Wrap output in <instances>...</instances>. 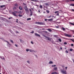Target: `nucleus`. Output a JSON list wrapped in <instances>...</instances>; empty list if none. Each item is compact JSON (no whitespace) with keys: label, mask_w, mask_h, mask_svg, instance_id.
<instances>
[{"label":"nucleus","mask_w":74,"mask_h":74,"mask_svg":"<svg viewBox=\"0 0 74 74\" xmlns=\"http://www.w3.org/2000/svg\"><path fill=\"white\" fill-rule=\"evenodd\" d=\"M43 36H44V37H45L46 40H49L50 41H51V38H49L48 37L46 36L45 35H44Z\"/></svg>","instance_id":"nucleus-1"},{"label":"nucleus","mask_w":74,"mask_h":74,"mask_svg":"<svg viewBox=\"0 0 74 74\" xmlns=\"http://www.w3.org/2000/svg\"><path fill=\"white\" fill-rule=\"evenodd\" d=\"M64 35L66 37H71V35L70 34H64Z\"/></svg>","instance_id":"nucleus-2"},{"label":"nucleus","mask_w":74,"mask_h":74,"mask_svg":"<svg viewBox=\"0 0 74 74\" xmlns=\"http://www.w3.org/2000/svg\"><path fill=\"white\" fill-rule=\"evenodd\" d=\"M61 72L62 73H63V74H67L66 71H63L61 70Z\"/></svg>","instance_id":"nucleus-3"},{"label":"nucleus","mask_w":74,"mask_h":74,"mask_svg":"<svg viewBox=\"0 0 74 74\" xmlns=\"http://www.w3.org/2000/svg\"><path fill=\"white\" fill-rule=\"evenodd\" d=\"M24 9L26 12H29V11L28 10V8H27V7L25 8Z\"/></svg>","instance_id":"nucleus-4"},{"label":"nucleus","mask_w":74,"mask_h":74,"mask_svg":"<svg viewBox=\"0 0 74 74\" xmlns=\"http://www.w3.org/2000/svg\"><path fill=\"white\" fill-rule=\"evenodd\" d=\"M12 15H14V16H16V17H18V16L17 15H16V13H15L14 12H12Z\"/></svg>","instance_id":"nucleus-5"},{"label":"nucleus","mask_w":74,"mask_h":74,"mask_svg":"<svg viewBox=\"0 0 74 74\" xmlns=\"http://www.w3.org/2000/svg\"><path fill=\"white\" fill-rule=\"evenodd\" d=\"M70 1L73 2L74 1V0H66V2H67V3H69Z\"/></svg>","instance_id":"nucleus-6"},{"label":"nucleus","mask_w":74,"mask_h":74,"mask_svg":"<svg viewBox=\"0 0 74 74\" xmlns=\"http://www.w3.org/2000/svg\"><path fill=\"white\" fill-rule=\"evenodd\" d=\"M35 36L37 37H40V35L39 34H37V33H35Z\"/></svg>","instance_id":"nucleus-7"},{"label":"nucleus","mask_w":74,"mask_h":74,"mask_svg":"<svg viewBox=\"0 0 74 74\" xmlns=\"http://www.w3.org/2000/svg\"><path fill=\"white\" fill-rule=\"evenodd\" d=\"M19 10H20L21 11L22 10H23L22 8V7L21 6H19Z\"/></svg>","instance_id":"nucleus-8"},{"label":"nucleus","mask_w":74,"mask_h":74,"mask_svg":"<svg viewBox=\"0 0 74 74\" xmlns=\"http://www.w3.org/2000/svg\"><path fill=\"white\" fill-rule=\"evenodd\" d=\"M29 51L30 52H34V50L30 49H29Z\"/></svg>","instance_id":"nucleus-9"},{"label":"nucleus","mask_w":74,"mask_h":74,"mask_svg":"<svg viewBox=\"0 0 74 74\" xmlns=\"http://www.w3.org/2000/svg\"><path fill=\"white\" fill-rule=\"evenodd\" d=\"M47 30H48V31H49V32H52V30H51V29H47Z\"/></svg>","instance_id":"nucleus-10"},{"label":"nucleus","mask_w":74,"mask_h":74,"mask_svg":"<svg viewBox=\"0 0 74 74\" xmlns=\"http://www.w3.org/2000/svg\"><path fill=\"white\" fill-rule=\"evenodd\" d=\"M20 41L21 42H22V43H23V42H24V41H23V40H22V39H20Z\"/></svg>","instance_id":"nucleus-11"},{"label":"nucleus","mask_w":74,"mask_h":74,"mask_svg":"<svg viewBox=\"0 0 74 74\" xmlns=\"http://www.w3.org/2000/svg\"><path fill=\"white\" fill-rule=\"evenodd\" d=\"M48 21H53V18H51L48 19Z\"/></svg>","instance_id":"nucleus-12"},{"label":"nucleus","mask_w":74,"mask_h":74,"mask_svg":"<svg viewBox=\"0 0 74 74\" xmlns=\"http://www.w3.org/2000/svg\"><path fill=\"white\" fill-rule=\"evenodd\" d=\"M29 15L30 16H32V15H33V12L32 11L30 12V14Z\"/></svg>","instance_id":"nucleus-13"},{"label":"nucleus","mask_w":74,"mask_h":74,"mask_svg":"<svg viewBox=\"0 0 74 74\" xmlns=\"http://www.w3.org/2000/svg\"><path fill=\"white\" fill-rule=\"evenodd\" d=\"M14 6H15V7H17L18 5V4L17 3H15L14 4Z\"/></svg>","instance_id":"nucleus-14"},{"label":"nucleus","mask_w":74,"mask_h":74,"mask_svg":"<svg viewBox=\"0 0 74 74\" xmlns=\"http://www.w3.org/2000/svg\"><path fill=\"white\" fill-rule=\"evenodd\" d=\"M5 7V5H2L0 6V7L1 8H3V7Z\"/></svg>","instance_id":"nucleus-15"},{"label":"nucleus","mask_w":74,"mask_h":74,"mask_svg":"<svg viewBox=\"0 0 74 74\" xmlns=\"http://www.w3.org/2000/svg\"><path fill=\"white\" fill-rule=\"evenodd\" d=\"M40 25H44V23L42 22H40Z\"/></svg>","instance_id":"nucleus-16"},{"label":"nucleus","mask_w":74,"mask_h":74,"mask_svg":"<svg viewBox=\"0 0 74 74\" xmlns=\"http://www.w3.org/2000/svg\"><path fill=\"white\" fill-rule=\"evenodd\" d=\"M53 69L54 70H57L58 68H57V67H56L54 68Z\"/></svg>","instance_id":"nucleus-17"},{"label":"nucleus","mask_w":74,"mask_h":74,"mask_svg":"<svg viewBox=\"0 0 74 74\" xmlns=\"http://www.w3.org/2000/svg\"><path fill=\"white\" fill-rule=\"evenodd\" d=\"M13 10H16V8L15 7H14L13 8Z\"/></svg>","instance_id":"nucleus-18"},{"label":"nucleus","mask_w":74,"mask_h":74,"mask_svg":"<svg viewBox=\"0 0 74 74\" xmlns=\"http://www.w3.org/2000/svg\"><path fill=\"white\" fill-rule=\"evenodd\" d=\"M70 6H73L74 7V4H71L70 5Z\"/></svg>","instance_id":"nucleus-19"},{"label":"nucleus","mask_w":74,"mask_h":74,"mask_svg":"<svg viewBox=\"0 0 74 74\" xmlns=\"http://www.w3.org/2000/svg\"><path fill=\"white\" fill-rule=\"evenodd\" d=\"M18 16L19 17H22V15L20 14H18Z\"/></svg>","instance_id":"nucleus-20"},{"label":"nucleus","mask_w":74,"mask_h":74,"mask_svg":"<svg viewBox=\"0 0 74 74\" xmlns=\"http://www.w3.org/2000/svg\"><path fill=\"white\" fill-rule=\"evenodd\" d=\"M45 5L47 6H48V5H49V4L48 3H46L45 4Z\"/></svg>","instance_id":"nucleus-21"},{"label":"nucleus","mask_w":74,"mask_h":74,"mask_svg":"<svg viewBox=\"0 0 74 74\" xmlns=\"http://www.w3.org/2000/svg\"><path fill=\"white\" fill-rule=\"evenodd\" d=\"M18 14H22V12L21 11H19L18 12Z\"/></svg>","instance_id":"nucleus-22"},{"label":"nucleus","mask_w":74,"mask_h":74,"mask_svg":"<svg viewBox=\"0 0 74 74\" xmlns=\"http://www.w3.org/2000/svg\"><path fill=\"white\" fill-rule=\"evenodd\" d=\"M62 29L64 31V30H65V28H64V27H62Z\"/></svg>","instance_id":"nucleus-23"},{"label":"nucleus","mask_w":74,"mask_h":74,"mask_svg":"<svg viewBox=\"0 0 74 74\" xmlns=\"http://www.w3.org/2000/svg\"><path fill=\"white\" fill-rule=\"evenodd\" d=\"M58 41L60 42H62V40H61V39H59Z\"/></svg>","instance_id":"nucleus-24"},{"label":"nucleus","mask_w":74,"mask_h":74,"mask_svg":"<svg viewBox=\"0 0 74 74\" xmlns=\"http://www.w3.org/2000/svg\"><path fill=\"white\" fill-rule=\"evenodd\" d=\"M53 63V62L52 61H50L49 62V64H52Z\"/></svg>","instance_id":"nucleus-25"},{"label":"nucleus","mask_w":74,"mask_h":74,"mask_svg":"<svg viewBox=\"0 0 74 74\" xmlns=\"http://www.w3.org/2000/svg\"><path fill=\"white\" fill-rule=\"evenodd\" d=\"M27 21H29V20H31V18H27Z\"/></svg>","instance_id":"nucleus-26"},{"label":"nucleus","mask_w":74,"mask_h":74,"mask_svg":"<svg viewBox=\"0 0 74 74\" xmlns=\"http://www.w3.org/2000/svg\"><path fill=\"white\" fill-rule=\"evenodd\" d=\"M69 51H71V52L73 51V49H69Z\"/></svg>","instance_id":"nucleus-27"},{"label":"nucleus","mask_w":74,"mask_h":74,"mask_svg":"<svg viewBox=\"0 0 74 74\" xmlns=\"http://www.w3.org/2000/svg\"><path fill=\"white\" fill-rule=\"evenodd\" d=\"M40 8H42V6L41 5H40Z\"/></svg>","instance_id":"nucleus-28"},{"label":"nucleus","mask_w":74,"mask_h":74,"mask_svg":"<svg viewBox=\"0 0 74 74\" xmlns=\"http://www.w3.org/2000/svg\"><path fill=\"white\" fill-rule=\"evenodd\" d=\"M59 12V11H56L54 12L55 14H56V13H58Z\"/></svg>","instance_id":"nucleus-29"},{"label":"nucleus","mask_w":74,"mask_h":74,"mask_svg":"<svg viewBox=\"0 0 74 74\" xmlns=\"http://www.w3.org/2000/svg\"><path fill=\"white\" fill-rule=\"evenodd\" d=\"M64 45H67V43L66 42H64Z\"/></svg>","instance_id":"nucleus-30"},{"label":"nucleus","mask_w":74,"mask_h":74,"mask_svg":"<svg viewBox=\"0 0 74 74\" xmlns=\"http://www.w3.org/2000/svg\"><path fill=\"white\" fill-rule=\"evenodd\" d=\"M10 41L12 43H13L14 42H13V40H10Z\"/></svg>","instance_id":"nucleus-31"},{"label":"nucleus","mask_w":74,"mask_h":74,"mask_svg":"<svg viewBox=\"0 0 74 74\" xmlns=\"http://www.w3.org/2000/svg\"><path fill=\"white\" fill-rule=\"evenodd\" d=\"M40 22H36V24H40Z\"/></svg>","instance_id":"nucleus-32"},{"label":"nucleus","mask_w":74,"mask_h":74,"mask_svg":"<svg viewBox=\"0 0 74 74\" xmlns=\"http://www.w3.org/2000/svg\"><path fill=\"white\" fill-rule=\"evenodd\" d=\"M29 49H26V51L27 52H28V51H29Z\"/></svg>","instance_id":"nucleus-33"},{"label":"nucleus","mask_w":74,"mask_h":74,"mask_svg":"<svg viewBox=\"0 0 74 74\" xmlns=\"http://www.w3.org/2000/svg\"><path fill=\"white\" fill-rule=\"evenodd\" d=\"M65 52L66 53H69V52H68V51L67 50H66L65 51Z\"/></svg>","instance_id":"nucleus-34"},{"label":"nucleus","mask_w":74,"mask_h":74,"mask_svg":"<svg viewBox=\"0 0 74 74\" xmlns=\"http://www.w3.org/2000/svg\"><path fill=\"white\" fill-rule=\"evenodd\" d=\"M46 12L47 13H49V11L48 10H46Z\"/></svg>","instance_id":"nucleus-35"},{"label":"nucleus","mask_w":74,"mask_h":74,"mask_svg":"<svg viewBox=\"0 0 74 74\" xmlns=\"http://www.w3.org/2000/svg\"><path fill=\"white\" fill-rule=\"evenodd\" d=\"M55 66H56V65L52 66V67H55Z\"/></svg>","instance_id":"nucleus-36"},{"label":"nucleus","mask_w":74,"mask_h":74,"mask_svg":"<svg viewBox=\"0 0 74 74\" xmlns=\"http://www.w3.org/2000/svg\"><path fill=\"white\" fill-rule=\"evenodd\" d=\"M74 40L72 39H71V41H73V42H74V39H73Z\"/></svg>","instance_id":"nucleus-37"},{"label":"nucleus","mask_w":74,"mask_h":74,"mask_svg":"<svg viewBox=\"0 0 74 74\" xmlns=\"http://www.w3.org/2000/svg\"><path fill=\"white\" fill-rule=\"evenodd\" d=\"M5 42H7V43H8V44H10V43H9V42H8L7 41L5 40Z\"/></svg>","instance_id":"nucleus-38"},{"label":"nucleus","mask_w":74,"mask_h":74,"mask_svg":"<svg viewBox=\"0 0 74 74\" xmlns=\"http://www.w3.org/2000/svg\"><path fill=\"white\" fill-rule=\"evenodd\" d=\"M12 17H10L8 18L9 19H11V18H12Z\"/></svg>","instance_id":"nucleus-39"},{"label":"nucleus","mask_w":74,"mask_h":74,"mask_svg":"<svg viewBox=\"0 0 74 74\" xmlns=\"http://www.w3.org/2000/svg\"><path fill=\"white\" fill-rule=\"evenodd\" d=\"M71 46H72V47H73V46H74V45H73V44H72L71 45Z\"/></svg>","instance_id":"nucleus-40"},{"label":"nucleus","mask_w":74,"mask_h":74,"mask_svg":"<svg viewBox=\"0 0 74 74\" xmlns=\"http://www.w3.org/2000/svg\"><path fill=\"white\" fill-rule=\"evenodd\" d=\"M34 33V31H33L32 32H31V33L33 34Z\"/></svg>","instance_id":"nucleus-41"},{"label":"nucleus","mask_w":74,"mask_h":74,"mask_svg":"<svg viewBox=\"0 0 74 74\" xmlns=\"http://www.w3.org/2000/svg\"><path fill=\"white\" fill-rule=\"evenodd\" d=\"M31 1H37L36 0V1H34V0H31Z\"/></svg>","instance_id":"nucleus-42"},{"label":"nucleus","mask_w":74,"mask_h":74,"mask_svg":"<svg viewBox=\"0 0 74 74\" xmlns=\"http://www.w3.org/2000/svg\"><path fill=\"white\" fill-rule=\"evenodd\" d=\"M54 74H58V73H57L56 72H54Z\"/></svg>","instance_id":"nucleus-43"},{"label":"nucleus","mask_w":74,"mask_h":74,"mask_svg":"<svg viewBox=\"0 0 74 74\" xmlns=\"http://www.w3.org/2000/svg\"><path fill=\"white\" fill-rule=\"evenodd\" d=\"M71 25H73L74 26V24L73 23H70Z\"/></svg>","instance_id":"nucleus-44"},{"label":"nucleus","mask_w":74,"mask_h":74,"mask_svg":"<svg viewBox=\"0 0 74 74\" xmlns=\"http://www.w3.org/2000/svg\"><path fill=\"white\" fill-rule=\"evenodd\" d=\"M51 16H49L48 17V18H51Z\"/></svg>","instance_id":"nucleus-45"},{"label":"nucleus","mask_w":74,"mask_h":74,"mask_svg":"<svg viewBox=\"0 0 74 74\" xmlns=\"http://www.w3.org/2000/svg\"><path fill=\"white\" fill-rule=\"evenodd\" d=\"M31 44H34V43H33V42H32V41H31Z\"/></svg>","instance_id":"nucleus-46"},{"label":"nucleus","mask_w":74,"mask_h":74,"mask_svg":"<svg viewBox=\"0 0 74 74\" xmlns=\"http://www.w3.org/2000/svg\"><path fill=\"white\" fill-rule=\"evenodd\" d=\"M14 12H16V13H18V12L17 11H14Z\"/></svg>","instance_id":"nucleus-47"},{"label":"nucleus","mask_w":74,"mask_h":74,"mask_svg":"<svg viewBox=\"0 0 74 74\" xmlns=\"http://www.w3.org/2000/svg\"><path fill=\"white\" fill-rule=\"evenodd\" d=\"M47 19H45V21H47Z\"/></svg>","instance_id":"nucleus-48"},{"label":"nucleus","mask_w":74,"mask_h":74,"mask_svg":"<svg viewBox=\"0 0 74 74\" xmlns=\"http://www.w3.org/2000/svg\"><path fill=\"white\" fill-rule=\"evenodd\" d=\"M15 45L16 47H18V45H16V44H15Z\"/></svg>","instance_id":"nucleus-49"},{"label":"nucleus","mask_w":74,"mask_h":74,"mask_svg":"<svg viewBox=\"0 0 74 74\" xmlns=\"http://www.w3.org/2000/svg\"><path fill=\"white\" fill-rule=\"evenodd\" d=\"M1 59H4V58L3 57L2 58H1Z\"/></svg>","instance_id":"nucleus-50"},{"label":"nucleus","mask_w":74,"mask_h":74,"mask_svg":"<svg viewBox=\"0 0 74 74\" xmlns=\"http://www.w3.org/2000/svg\"><path fill=\"white\" fill-rule=\"evenodd\" d=\"M65 69H66V70H67V67H65Z\"/></svg>","instance_id":"nucleus-51"},{"label":"nucleus","mask_w":74,"mask_h":74,"mask_svg":"<svg viewBox=\"0 0 74 74\" xmlns=\"http://www.w3.org/2000/svg\"><path fill=\"white\" fill-rule=\"evenodd\" d=\"M57 15L58 16H59V13H57Z\"/></svg>","instance_id":"nucleus-52"},{"label":"nucleus","mask_w":74,"mask_h":74,"mask_svg":"<svg viewBox=\"0 0 74 74\" xmlns=\"http://www.w3.org/2000/svg\"><path fill=\"white\" fill-rule=\"evenodd\" d=\"M54 36L55 37H57V35H54Z\"/></svg>","instance_id":"nucleus-53"},{"label":"nucleus","mask_w":74,"mask_h":74,"mask_svg":"<svg viewBox=\"0 0 74 74\" xmlns=\"http://www.w3.org/2000/svg\"><path fill=\"white\" fill-rule=\"evenodd\" d=\"M71 10L72 11H74V9H72Z\"/></svg>","instance_id":"nucleus-54"},{"label":"nucleus","mask_w":74,"mask_h":74,"mask_svg":"<svg viewBox=\"0 0 74 74\" xmlns=\"http://www.w3.org/2000/svg\"><path fill=\"white\" fill-rule=\"evenodd\" d=\"M54 74V72H52V73H51V74Z\"/></svg>","instance_id":"nucleus-55"},{"label":"nucleus","mask_w":74,"mask_h":74,"mask_svg":"<svg viewBox=\"0 0 74 74\" xmlns=\"http://www.w3.org/2000/svg\"><path fill=\"white\" fill-rule=\"evenodd\" d=\"M27 62L28 63H29V61H27Z\"/></svg>","instance_id":"nucleus-56"},{"label":"nucleus","mask_w":74,"mask_h":74,"mask_svg":"<svg viewBox=\"0 0 74 74\" xmlns=\"http://www.w3.org/2000/svg\"><path fill=\"white\" fill-rule=\"evenodd\" d=\"M29 10H30V12H31V11H32V10H31V9H29Z\"/></svg>","instance_id":"nucleus-57"},{"label":"nucleus","mask_w":74,"mask_h":74,"mask_svg":"<svg viewBox=\"0 0 74 74\" xmlns=\"http://www.w3.org/2000/svg\"><path fill=\"white\" fill-rule=\"evenodd\" d=\"M38 12H40V11L39 10H38Z\"/></svg>","instance_id":"nucleus-58"},{"label":"nucleus","mask_w":74,"mask_h":74,"mask_svg":"<svg viewBox=\"0 0 74 74\" xmlns=\"http://www.w3.org/2000/svg\"><path fill=\"white\" fill-rule=\"evenodd\" d=\"M60 49H62V47H60Z\"/></svg>","instance_id":"nucleus-59"},{"label":"nucleus","mask_w":74,"mask_h":74,"mask_svg":"<svg viewBox=\"0 0 74 74\" xmlns=\"http://www.w3.org/2000/svg\"><path fill=\"white\" fill-rule=\"evenodd\" d=\"M16 33H18V32L17 31L16 32Z\"/></svg>","instance_id":"nucleus-60"},{"label":"nucleus","mask_w":74,"mask_h":74,"mask_svg":"<svg viewBox=\"0 0 74 74\" xmlns=\"http://www.w3.org/2000/svg\"><path fill=\"white\" fill-rule=\"evenodd\" d=\"M16 23H18V21H16Z\"/></svg>","instance_id":"nucleus-61"},{"label":"nucleus","mask_w":74,"mask_h":74,"mask_svg":"<svg viewBox=\"0 0 74 74\" xmlns=\"http://www.w3.org/2000/svg\"><path fill=\"white\" fill-rule=\"evenodd\" d=\"M60 11H62V10H59Z\"/></svg>","instance_id":"nucleus-62"},{"label":"nucleus","mask_w":74,"mask_h":74,"mask_svg":"<svg viewBox=\"0 0 74 74\" xmlns=\"http://www.w3.org/2000/svg\"><path fill=\"white\" fill-rule=\"evenodd\" d=\"M16 20V21H18V19H17Z\"/></svg>","instance_id":"nucleus-63"},{"label":"nucleus","mask_w":74,"mask_h":74,"mask_svg":"<svg viewBox=\"0 0 74 74\" xmlns=\"http://www.w3.org/2000/svg\"><path fill=\"white\" fill-rule=\"evenodd\" d=\"M73 37H74V36H73Z\"/></svg>","instance_id":"nucleus-64"}]
</instances>
